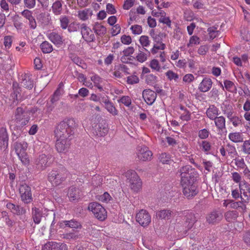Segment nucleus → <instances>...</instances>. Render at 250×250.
Returning a JSON list of instances; mask_svg holds the SVG:
<instances>
[{"label":"nucleus","mask_w":250,"mask_h":250,"mask_svg":"<svg viewBox=\"0 0 250 250\" xmlns=\"http://www.w3.org/2000/svg\"><path fill=\"white\" fill-rule=\"evenodd\" d=\"M181 184L184 195L188 198L195 196L198 192L195 182L198 177L197 171L190 166H186L180 170Z\"/></svg>","instance_id":"obj_1"},{"label":"nucleus","mask_w":250,"mask_h":250,"mask_svg":"<svg viewBox=\"0 0 250 250\" xmlns=\"http://www.w3.org/2000/svg\"><path fill=\"white\" fill-rule=\"evenodd\" d=\"M75 127L76 123L74 119H68L61 122L55 130L56 138L69 139L74 133Z\"/></svg>","instance_id":"obj_2"},{"label":"nucleus","mask_w":250,"mask_h":250,"mask_svg":"<svg viewBox=\"0 0 250 250\" xmlns=\"http://www.w3.org/2000/svg\"><path fill=\"white\" fill-rule=\"evenodd\" d=\"M195 222V217L191 213L184 217L182 221H178L175 226V229L179 233L177 239L186 236L188 231L192 228Z\"/></svg>","instance_id":"obj_3"},{"label":"nucleus","mask_w":250,"mask_h":250,"mask_svg":"<svg viewBox=\"0 0 250 250\" xmlns=\"http://www.w3.org/2000/svg\"><path fill=\"white\" fill-rule=\"evenodd\" d=\"M125 176L131 190L135 193L140 192L142 188V181L136 172L128 170L126 172Z\"/></svg>","instance_id":"obj_4"},{"label":"nucleus","mask_w":250,"mask_h":250,"mask_svg":"<svg viewBox=\"0 0 250 250\" xmlns=\"http://www.w3.org/2000/svg\"><path fill=\"white\" fill-rule=\"evenodd\" d=\"M67 175V171L64 168L58 170H53L48 174V179L53 186H56L64 181Z\"/></svg>","instance_id":"obj_5"},{"label":"nucleus","mask_w":250,"mask_h":250,"mask_svg":"<svg viewBox=\"0 0 250 250\" xmlns=\"http://www.w3.org/2000/svg\"><path fill=\"white\" fill-rule=\"evenodd\" d=\"M14 147L16 154L21 162L25 166L28 165L29 159L26 152L27 144L25 142H16L14 144Z\"/></svg>","instance_id":"obj_6"},{"label":"nucleus","mask_w":250,"mask_h":250,"mask_svg":"<svg viewBox=\"0 0 250 250\" xmlns=\"http://www.w3.org/2000/svg\"><path fill=\"white\" fill-rule=\"evenodd\" d=\"M88 209L93 213L96 218L101 221H104L106 218L107 213L105 209L98 203H90L88 206Z\"/></svg>","instance_id":"obj_7"},{"label":"nucleus","mask_w":250,"mask_h":250,"mask_svg":"<svg viewBox=\"0 0 250 250\" xmlns=\"http://www.w3.org/2000/svg\"><path fill=\"white\" fill-rule=\"evenodd\" d=\"M93 123L91 125V131L93 134L98 137H103L106 135L108 131L107 125L104 122L97 123L96 119H92Z\"/></svg>","instance_id":"obj_8"},{"label":"nucleus","mask_w":250,"mask_h":250,"mask_svg":"<svg viewBox=\"0 0 250 250\" xmlns=\"http://www.w3.org/2000/svg\"><path fill=\"white\" fill-rule=\"evenodd\" d=\"M19 191L22 201L26 204H28L32 201L31 188L28 186L26 184L21 185Z\"/></svg>","instance_id":"obj_9"},{"label":"nucleus","mask_w":250,"mask_h":250,"mask_svg":"<svg viewBox=\"0 0 250 250\" xmlns=\"http://www.w3.org/2000/svg\"><path fill=\"white\" fill-rule=\"evenodd\" d=\"M137 155L138 159L141 161H150L152 156V153L147 147L140 146L138 147Z\"/></svg>","instance_id":"obj_10"},{"label":"nucleus","mask_w":250,"mask_h":250,"mask_svg":"<svg viewBox=\"0 0 250 250\" xmlns=\"http://www.w3.org/2000/svg\"><path fill=\"white\" fill-rule=\"evenodd\" d=\"M47 211L46 209L33 207L32 208V217L34 222L36 224L40 223L43 215Z\"/></svg>","instance_id":"obj_11"},{"label":"nucleus","mask_w":250,"mask_h":250,"mask_svg":"<svg viewBox=\"0 0 250 250\" xmlns=\"http://www.w3.org/2000/svg\"><path fill=\"white\" fill-rule=\"evenodd\" d=\"M136 220L141 226H146L150 223L151 218L148 212L142 209L137 214Z\"/></svg>","instance_id":"obj_12"},{"label":"nucleus","mask_w":250,"mask_h":250,"mask_svg":"<svg viewBox=\"0 0 250 250\" xmlns=\"http://www.w3.org/2000/svg\"><path fill=\"white\" fill-rule=\"evenodd\" d=\"M69 139L56 138V148L59 153H65L69 149Z\"/></svg>","instance_id":"obj_13"},{"label":"nucleus","mask_w":250,"mask_h":250,"mask_svg":"<svg viewBox=\"0 0 250 250\" xmlns=\"http://www.w3.org/2000/svg\"><path fill=\"white\" fill-rule=\"evenodd\" d=\"M81 33L83 39L87 42H91L95 39V36L90 28L85 24L81 26Z\"/></svg>","instance_id":"obj_14"},{"label":"nucleus","mask_w":250,"mask_h":250,"mask_svg":"<svg viewBox=\"0 0 250 250\" xmlns=\"http://www.w3.org/2000/svg\"><path fill=\"white\" fill-rule=\"evenodd\" d=\"M42 250H67V247L64 243L49 242L43 246Z\"/></svg>","instance_id":"obj_15"},{"label":"nucleus","mask_w":250,"mask_h":250,"mask_svg":"<svg viewBox=\"0 0 250 250\" xmlns=\"http://www.w3.org/2000/svg\"><path fill=\"white\" fill-rule=\"evenodd\" d=\"M142 95L143 99L148 105H152L155 102L157 97L156 93L150 89L144 90Z\"/></svg>","instance_id":"obj_16"},{"label":"nucleus","mask_w":250,"mask_h":250,"mask_svg":"<svg viewBox=\"0 0 250 250\" xmlns=\"http://www.w3.org/2000/svg\"><path fill=\"white\" fill-rule=\"evenodd\" d=\"M212 85V80L209 78H204L198 86V89L202 92H206L208 91Z\"/></svg>","instance_id":"obj_17"},{"label":"nucleus","mask_w":250,"mask_h":250,"mask_svg":"<svg viewBox=\"0 0 250 250\" xmlns=\"http://www.w3.org/2000/svg\"><path fill=\"white\" fill-rule=\"evenodd\" d=\"M48 39L54 44L60 45L63 42L62 36L56 32H51L46 34Z\"/></svg>","instance_id":"obj_18"},{"label":"nucleus","mask_w":250,"mask_h":250,"mask_svg":"<svg viewBox=\"0 0 250 250\" xmlns=\"http://www.w3.org/2000/svg\"><path fill=\"white\" fill-rule=\"evenodd\" d=\"M8 145V137L6 129L2 128L0 129V147L6 149Z\"/></svg>","instance_id":"obj_19"},{"label":"nucleus","mask_w":250,"mask_h":250,"mask_svg":"<svg viewBox=\"0 0 250 250\" xmlns=\"http://www.w3.org/2000/svg\"><path fill=\"white\" fill-rule=\"evenodd\" d=\"M50 159V156H47L44 154L40 155L37 161V165L39 168L41 169H44L49 165V160Z\"/></svg>","instance_id":"obj_20"},{"label":"nucleus","mask_w":250,"mask_h":250,"mask_svg":"<svg viewBox=\"0 0 250 250\" xmlns=\"http://www.w3.org/2000/svg\"><path fill=\"white\" fill-rule=\"evenodd\" d=\"M135 49L133 47L129 46L125 48L123 51V56L121 57V60L123 62L127 63L131 59L129 58L131 55L134 52Z\"/></svg>","instance_id":"obj_21"},{"label":"nucleus","mask_w":250,"mask_h":250,"mask_svg":"<svg viewBox=\"0 0 250 250\" xmlns=\"http://www.w3.org/2000/svg\"><path fill=\"white\" fill-rule=\"evenodd\" d=\"M241 200L239 202H233L232 201L231 204V208L238 209L240 208L243 210H245L246 209V204L249 202V199H244L241 196Z\"/></svg>","instance_id":"obj_22"},{"label":"nucleus","mask_w":250,"mask_h":250,"mask_svg":"<svg viewBox=\"0 0 250 250\" xmlns=\"http://www.w3.org/2000/svg\"><path fill=\"white\" fill-rule=\"evenodd\" d=\"M239 187L241 194H243L246 199H249L250 188L247 182L245 181H242L239 183Z\"/></svg>","instance_id":"obj_23"},{"label":"nucleus","mask_w":250,"mask_h":250,"mask_svg":"<svg viewBox=\"0 0 250 250\" xmlns=\"http://www.w3.org/2000/svg\"><path fill=\"white\" fill-rule=\"evenodd\" d=\"M102 102L105 104V108L113 116H116L118 115V112L116 109V107L114 106L113 104L110 102L108 99H103Z\"/></svg>","instance_id":"obj_24"},{"label":"nucleus","mask_w":250,"mask_h":250,"mask_svg":"<svg viewBox=\"0 0 250 250\" xmlns=\"http://www.w3.org/2000/svg\"><path fill=\"white\" fill-rule=\"evenodd\" d=\"M219 114V109L213 105H210L206 111L207 116L212 120L215 119Z\"/></svg>","instance_id":"obj_25"},{"label":"nucleus","mask_w":250,"mask_h":250,"mask_svg":"<svg viewBox=\"0 0 250 250\" xmlns=\"http://www.w3.org/2000/svg\"><path fill=\"white\" fill-rule=\"evenodd\" d=\"M228 137L231 141L235 143L242 142L244 140L242 134L239 132L230 133Z\"/></svg>","instance_id":"obj_26"},{"label":"nucleus","mask_w":250,"mask_h":250,"mask_svg":"<svg viewBox=\"0 0 250 250\" xmlns=\"http://www.w3.org/2000/svg\"><path fill=\"white\" fill-rule=\"evenodd\" d=\"M61 227L66 226L72 229H80L82 228V226L80 223L74 220L70 221H63L61 223Z\"/></svg>","instance_id":"obj_27"},{"label":"nucleus","mask_w":250,"mask_h":250,"mask_svg":"<svg viewBox=\"0 0 250 250\" xmlns=\"http://www.w3.org/2000/svg\"><path fill=\"white\" fill-rule=\"evenodd\" d=\"M221 219V216L216 211L211 212L207 217V220L209 224H213Z\"/></svg>","instance_id":"obj_28"},{"label":"nucleus","mask_w":250,"mask_h":250,"mask_svg":"<svg viewBox=\"0 0 250 250\" xmlns=\"http://www.w3.org/2000/svg\"><path fill=\"white\" fill-rule=\"evenodd\" d=\"M172 215V211L168 209H163L156 212L157 218L164 219H169Z\"/></svg>","instance_id":"obj_29"},{"label":"nucleus","mask_w":250,"mask_h":250,"mask_svg":"<svg viewBox=\"0 0 250 250\" xmlns=\"http://www.w3.org/2000/svg\"><path fill=\"white\" fill-rule=\"evenodd\" d=\"M63 84L62 83H61L59 84L57 89L54 92L51 99V102L52 103L59 100L60 96L63 93Z\"/></svg>","instance_id":"obj_30"},{"label":"nucleus","mask_w":250,"mask_h":250,"mask_svg":"<svg viewBox=\"0 0 250 250\" xmlns=\"http://www.w3.org/2000/svg\"><path fill=\"white\" fill-rule=\"evenodd\" d=\"M149 66L152 69L157 72L161 71L162 69H166L167 68L166 65L161 67L159 61L156 59H153L150 62Z\"/></svg>","instance_id":"obj_31"},{"label":"nucleus","mask_w":250,"mask_h":250,"mask_svg":"<svg viewBox=\"0 0 250 250\" xmlns=\"http://www.w3.org/2000/svg\"><path fill=\"white\" fill-rule=\"evenodd\" d=\"M52 10L55 15H60L62 11V4L61 1L59 0L55 1L52 4Z\"/></svg>","instance_id":"obj_32"},{"label":"nucleus","mask_w":250,"mask_h":250,"mask_svg":"<svg viewBox=\"0 0 250 250\" xmlns=\"http://www.w3.org/2000/svg\"><path fill=\"white\" fill-rule=\"evenodd\" d=\"M213 120H214L215 125L217 128L223 130L226 128V121L223 116L217 117Z\"/></svg>","instance_id":"obj_33"},{"label":"nucleus","mask_w":250,"mask_h":250,"mask_svg":"<svg viewBox=\"0 0 250 250\" xmlns=\"http://www.w3.org/2000/svg\"><path fill=\"white\" fill-rule=\"evenodd\" d=\"M144 50L147 51L145 48L139 49V52L136 56V60L140 62L143 63L147 59V54L144 52Z\"/></svg>","instance_id":"obj_34"},{"label":"nucleus","mask_w":250,"mask_h":250,"mask_svg":"<svg viewBox=\"0 0 250 250\" xmlns=\"http://www.w3.org/2000/svg\"><path fill=\"white\" fill-rule=\"evenodd\" d=\"M93 30L96 34L99 36L104 35L106 32V28L105 27L99 23H96L94 24Z\"/></svg>","instance_id":"obj_35"},{"label":"nucleus","mask_w":250,"mask_h":250,"mask_svg":"<svg viewBox=\"0 0 250 250\" xmlns=\"http://www.w3.org/2000/svg\"><path fill=\"white\" fill-rule=\"evenodd\" d=\"M92 14V11L89 9H86L78 12V16L82 21L87 20Z\"/></svg>","instance_id":"obj_36"},{"label":"nucleus","mask_w":250,"mask_h":250,"mask_svg":"<svg viewBox=\"0 0 250 250\" xmlns=\"http://www.w3.org/2000/svg\"><path fill=\"white\" fill-rule=\"evenodd\" d=\"M24 78L21 82V85L28 89H31L33 87V82L31 78L26 75H24Z\"/></svg>","instance_id":"obj_37"},{"label":"nucleus","mask_w":250,"mask_h":250,"mask_svg":"<svg viewBox=\"0 0 250 250\" xmlns=\"http://www.w3.org/2000/svg\"><path fill=\"white\" fill-rule=\"evenodd\" d=\"M40 47L43 53H49L53 50L52 45L47 41L42 42Z\"/></svg>","instance_id":"obj_38"},{"label":"nucleus","mask_w":250,"mask_h":250,"mask_svg":"<svg viewBox=\"0 0 250 250\" xmlns=\"http://www.w3.org/2000/svg\"><path fill=\"white\" fill-rule=\"evenodd\" d=\"M78 191L76 188H71L69 189L68 195L70 201H73L79 198Z\"/></svg>","instance_id":"obj_39"},{"label":"nucleus","mask_w":250,"mask_h":250,"mask_svg":"<svg viewBox=\"0 0 250 250\" xmlns=\"http://www.w3.org/2000/svg\"><path fill=\"white\" fill-rule=\"evenodd\" d=\"M199 146L200 148L206 154H208L209 151L210 150V144L206 141H202L201 142H199Z\"/></svg>","instance_id":"obj_40"},{"label":"nucleus","mask_w":250,"mask_h":250,"mask_svg":"<svg viewBox=\"0 0 250 250\" xmlns=\"http://www.w3.org/2000/svg\"><path fill=\"white\" fill-rule=\"evenodd\" d=\"M166 45L162 42H158L154 44L153 48L151 50V52L153 54H155L158 52L159 50H163L165 49Z\"/></svg>","instance_id":"obj_41"},{"label":"nucleus","mask_w":250,"mask_h":250,"mask_svg":"<svg viewBox=\"0 0 250 250\" xmlns=\"http://www.w3.org/2000/svg\"><path fill=\"white\" fill-rule=\"evenodd\" d=\"M165 74L167 79L170 81H174L175 82H176L179 79V75L172 70H169L167 71Z\"/></svg>","instance_id":"obj_42"},{"label":"nucleus","mask_w":250,"mask_h":250,"mask_svg":"<svg viewBox=\"0 0 250 250\" xmlns=\"http://www.w3.org/2000/svg\"><path fill=\"white\" fill-rule=\"evenodd\" d=\"M159 21L161 23L167 24L168 26L171 25V21L169 17L166 16V13L164 11L161 10V15L160 17Z\"/></svg>","instance_id":"obj_43"},{"label":"nucleus","mask_w":250,"mask_h":250,"mask_svg":"<svg viewBox=\"0 0 250 250\" xmlns=\"http://www.w3.org/2000/svg\"><path fill=\"white\" fill-rule=\"evenodd\" d=\"M234 163L238 168L240 169H244L247 166H246L244 160L242 158H236L234 159Z\"/></svg>","instance_id":"obj_44"},{"label":"nucleus","mask_w":250,"mask_h":250,"mask_svg":"<svg viewBox=\"0 0 250 250\" xmlns=\"http://www.w3.org/2000/svg\"><path fill=\"white\" fill-rule=\"evenodd\" d=\"M25 117L23 110L21 107H18L15 113V120L17 122L21 121V120Z\"/></svg>","instance_id":"obj_45"},{"label":"nucleus","mask_w":250,"mask_h":250,"mask_svg":"<svg viewBox=\"0 0 250 250\" xmlns=\"http://www.w3.org/2000/svg\"><path fill=\"white\" fill-rule=\"evenodd\" d=\"M11 211L15 214L22 215L25 213L26 210L23 207L14 205V207L13 209H12Z\"/></svg>","instance_id":"obj_46"},{"label":"nucleus","mask_w":250,"mask_h":250,"mask_svg":"<svg viewBox=\"0 0 250 250\" xmlns=\"http://www.w3.org/2000/svg\"><path fill=\"white\" fill-rule=\"evenodd\" d=\"M224 84L225 89L229 91L232 92L235 89L233 83L230 81L225 80L224 82Z\"/></svg>","instance_id":"obj_47"},{"label":"nucleus","mask_w":250,"mask_h":250,"mask_svg":"<svg viewBox=\"0 0 250 250\" xmlns=\"http://www.w3.org/2000/svg\"><path fill=\"white\" fill-rule=\"evenodd\" d=\"M139 42L144 48L148 46L150 44V41L147 36H141L139 39Z\"/></svg>","instance_id":"obj_48"},{"label":"nucleus","mask_w":250,"mask_h":250,"mask_svg":"<svg viewBox=\"0 0 250 250\" xmlns=\"http://www.w3.org/2000/svg\"><path fill=\"white\" fill-rule=\"evenodd\" d=\"M242 149L244 153L250 154V140H246L243 142Z\"/></svg>","instance_id":"obj_49"},{"label":"nucleus","mask_w":250,"mask_h":250,"mask_svg":"<svg viewBox=\"0 0 250 250\" xmlns=\"http://www.w3.org/2000/svg\"><path fill=\"white\" fill-rule=\"evenodd\" d=\"M132 33L134 35H140L142 32V27L141 25L135 24L130 27Z\"/></svg>","instance_id":"obj_50"},{"label":"nucleus","mask_w":250,"mask_h":250,"mask_svg":"<svg viewBox=\"0 0 250 250\" xmlns=\"http://www.w3.org/2000/svg\"><path fill=\"white\" fill-rule=\"evenodd\" d=\"M118 102L121 103L126 106H129L131 104V98L127 96H123L119 100Z\"/></svg>","instance_id":"obj_51"},{"label":"nucleus","mask_w":250,"mask_h":250,"mask_svg":"<svg viewBox=\"0 0 250 250\" xmlns=\"http://www.w3.org/2000/svg\"><path fill=\"white\" fill-rule=\"evenodd\" d=\"M78 232H73L64 234L63 238L68 240H76L79 238Z\"/></svg>","instance_id":"obj_52"},{"label":"nucleus","mask_w":250,"mask_h":250,"mask_svg":"<svg viewBox=\"0 0 250 250\" xmlns=\"http://www.w3.org/2000/svg\"><path fill=\"white\" fill-rule=\"evenodd\" d=\"M208 33L210 39H213L215 37L218 36V31L216 28L214 27H209L208 29Z\"/></svg>","instance_id":"obj_53"},{"label":"nucleus","mask_w":250,"mask_h":250,"mask_svg":"<svg viewBox=\"0 0 250 250\" xmlns=\"http://www.w3.org/2000/svg\"><path fill=\"white\" fill-rule=\"evenodd\" d=\"M200 40L199 37L196 36H191L189 41V42L188 43V46L189 47L192 45H197L200 43Z\"/></svg>","instance_id":"obj_54"},{"label":"nucleus","mask_w":250,"mask_h":250,"mask_svg":"<svg viewBox=\"0 0 250 250\" xmlns=\"http://www.w3.org/2000/svg\"><path fill=\"white\" fill-rule=\"evenodd\" d=\"M61 27L63 29H66L68 26L69 20L66 16H62L60 19Z\"/></svg>","instance_id":"obj_55"},{"label":"nucleus","mask_w":250,"mask_h":250,"mask_svg":"<svg viewBox=\"0 0 250 250\" xmlns=\"http://www.w3.org/2000/svg\"><path fill=\"white\" fill-rule=\"evenodd\" d=\"M230 122L235 127L242 124V120L237 116H233L230 118Z\"/></svg>","instance_id":"obj_56"},{"label":"nucleus","mask_w":250,"mask_h":250,"mask_svg":"<svg viewBox=\"0 0 250 250\" xmlns=\"http://www.w3.org/2000/svg\"><path fill=\"white\" fill-rule=\"evenodd\" d=\"M67 28L69 32L76 31L79 28V24L77 22H72L69 24Z\"/></svg>","instance_id":"obj_57"},{"label":"nucleus","mask_w":250,"mask_h":250,"mask_svg":"<svg viewBox=\"0 0 250 250\" xmlns=\"http://www.w3.org/2000/svg\"><path fill=\"white\" fill-rule=\"evenodd\" d=\"M121 41L124 44L129 45L132 42V39L130 36L123 35L121 37Z\"/></svg>","instance_id":"obj_58"},{"label":"nucleus","mask_w":250,"mask_h":250,"mask_svg":"<svg viewBox=\"0 0 250 250\" xmlns=\"http://www.w3.org/2000/svg\"><path fill=\"white\" fill-rule=\"evenodd\" d=\"M73 62L83 68H86V64L79 57H75L72 59Z\"/></svg>","instance_id":"obj_59"},{"label":"nucleus","mask_w":250,"mask_h":250,"mask_svg":"<svg viewBox=\"0 0 250 250\" xmlns=\"http://www.w3.org/2000/svg\"><path fill=\"white\" fill-rule=\"evenodd\" d=\"M159 159L163 164H168L170 161L169 155L166 153H162L160 156Z\"/></svg>","instance_id":"obj_60"},{"label":"nucleus","mask_w":250,"mask_h":250,"mask_svg":"<svg viewBox=\"0 0 250 250\" xmlns=\"http://www.w3.org/2000/svg\"><path fill=\"white\" fill-rule=\"evenodd\" d=\"M195 79L194 76L192 74H186L183 78V81L186 83L192 82Z\"/></svg>","instance_id":"obj_61"},{"label":"nucleus","mask_w":250,"mask_h":250,"mask_svg":"<svg viewBox=\"0 0 250 250\" xmlns=\"http://www.w3.org/2000/svg\"><path fill=\"white\" fill-rule=\"evenodd\" d=\"M139 82V78L136 75L129 76L127 78V82L128 84H133Z\"/></svg>","instance_id":"obj_62"},{"label":"nucleus","mask_w":250,"mask_h":250,"mask_svg":"<svg viewBox=\"0 0 250 250\" xmlns=\"http://www.w3.org/2000/svg\"><path fill=\"white\" fill-rule=\"evenodd\" d=\"M98 200L103 202H107L110 200L111 196L107 192H104L103 194L100 195Z\"/></svg>","instance_id":"obj_63"},{"label":"nucleus","mask_w":250,"mask_h":250,"mask_svg":"<svg viewBox=\"0 0 250 250\" xmlns=\"http://www.w3.org/2000/svg\"><path fill=\"white\" fill-rule=\"evenodd\" d=\"M135 2V0H126L125 1L123 8L125 10H128L132 7Z\"/></svg>","instance_id":"obj_64"}]
</instances>
